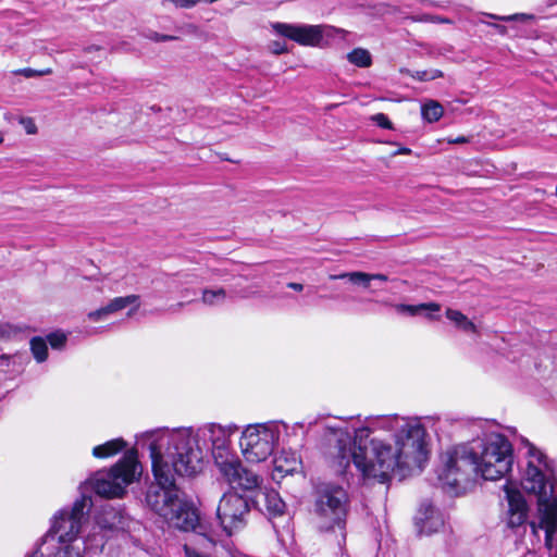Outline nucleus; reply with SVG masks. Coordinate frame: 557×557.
<instances>
[{"instance_id": "nucleus-1", "label": "nucleus", "mask_w": 557, "mask_h": 557, "mask_svg": "<svg viewBox=\"0 0 557 557\" xmlns=\"http://www.w3.org/2000/svg\"><path fill=\"white\" fill-rule=\"evenodd\" d=\"M235 425L208 423L196 432L190 428L156 429L143 433L138 442L150 453L153 482L150 483L146 503L169 525L182 531L197 532L199 515L175 483V476H191L202 468L211 453L216 468L234 458L231 436Z\"/></svg>"}, {"instance_id": "nucleus-2", "label": "nucleus", "mask_w": 557, "mask_h": 557, "mask_svg": "<svg viewBox=\"0 0 557 557\" xmlns=\"http://www.w3.org/2000/svg\"><path fill=\"white\" fill-rule=\"evenodd\" d=\"M325 429L336 438L338 466L346 469L352 462L364 481L387 483L395 473L406 476L421 471L428 460L425 429L419 418H368L364 426L354 430V442L346 421Z\"/></svg>"}, {"instance_id": "nucleus-3", "label": "nucleus", "mask_w": 557, "mask_h": 557, "mask_svg": "<svg viewBox=\"0 0 557 557\" xmlns=\"http://www.w3.org/2000/svg\"><path fill=\"white\" fill-rule=\"evenodd\" d=\"M91 505V499L83 495L71 507L55 512L50 529L33 554L39 557H83V548L102 547L103 536L91 539L89 535L86 541L79 539Z\"/></svg>"}, {"instance_id": "nucleus-4", "label": "nucleus", "mask_w": 557, "mask_h": 557, "mask_svg": "<svg viewBox=\"0 0 557 557\" xmlns=\"http://www.w3.org/2000/svg\"><path fill=\"white\" fill-rule=\"evenodd\" d=\"M527 448V468L522 486L528 493L537 496L539 509L550 507L547 518L556 521L557 512V478L546 461L545 455L529 441H523Z\"/></svg>"}, {"instance_id": "nucleus-5", "label": "nucleus", "mask_w": 557, "mask_h": 557, "mask_svg": "<svg viewBox=\"0 0 557 557\" xmlns=\"http://www.w3.org/2000/svg\"><path fill=\"white\" fill-rule=\"evenodd\" d=\"M476 474L484 480L503 479L513 462L512 446L506 436L492 433L471 443Z\"/></svg>"}, {"instance_id": "nucleus-6", "label": "nucleus", "mask_w": 557, "mask_h": 557, "mask_svg": "<svg viewBox=\"0 0 557 557\" xmlns=\"http://www.w3.org/2000/svg\"><path fill=\"white\" fill-rule=\"evenodd\" d=\"M348 510L349 496L345 488L332 483L317 487L313 513L320 531L345 529Z\"/></svg>"}, {"instance_id": "nucleus-7", "label": "nucleus", "mask_w": 557, "mask_h": 557, "mask_svg": "<svg viewBox=\"0 0 557 557\" xmlns=\"http://www.w3.org/2000/svg\"><path fill=\"white\" fill-rule=\"evenodd\" d=\"M438 480L449 493L459 495L466 490L473 474H476L472 445L461 444L446 450L442 457Z\"/></svg>"}, {"instance_id": "nucleus-8", "label": "nucleus", "mask_w": 557, "mask_h": 557, "mask_svg": "<svg viewBox=\"0 0 557 557\" xmlns=\"http://www.w3.org/2000/svg\"><path fill=\"white\" fill-rule=\"evenodd\" d=\"M138 468L137 455L129 450L110 470L98 471L90 480L91 486L101 497H121L139 473Z\"/></svg>"}, {"instance_id": "nucleus-9", "label": "nucleus", "mask_w": 557, "mask_h": 557, "mask_svg": "<svg viewBox=\"0 0 557 557\" xmlns=\"http://www.w3.org/2000/svg\"><path fill=\"white\" fill-rule=\"evenodd\" d=\"M280 435L281 425L275 421L247 425L239 441L246 461L258 463L267 460L277 446Z\"/></svg>"}, {"instance_id": "nucleus-10", "label": "nucleus", "mask_w": 557, "mask_h": 557, "mask_svg": "<svg viewBox=\"0 0 557 557\" xmlns=\"http://www.w3.org/2000/svg\"><path fill=\"white\" fill-rule=\"evenodd\" d=\"M273 30L300 46L323 47L330 44V40L338 35H344V29L331 25H310V24H287L273 23Z\"/></svg>"}, {"instance_id": "nucleus-11", "label": "nucleus", "mask_w": 557, "mask_h": 557, "mask_svg": "<svg viewBox=\"0 0 557 557\" xmlns=\"http://www.w3.org/2000/svg\"><path fill=\"white\" fill-rule=\"evenodd\" d=\"M250 507L248 500L237 493H225L218 505L216 517L227 535L243 529L248 520Z\"/></svg>"}, {"instance_id": "nucleus-12", "label": "nucleus", "mask_w": 557, "mask_h": 557, "mask_svg": "<svg viewBox=\"0 0 557 557\" xmlns=\"http://www.w3.org/2000/svg\"><path fill=\"white\" fill-rule=\"evenodd\" d=\"M226 467L219 468L220 474L232 487L251 491L259 487L261 479L255 472L243 468L239 459L235 456L226 462Z\"/></svg>"}, {"instance_id": "nucleus-13", "label": "nucleus", "mask_w": 557, "mask_h": 557, "mask_svg": "<svg viewBox=\"0 0 557 557\" xmlns=\"http://www.w3.org/2000/svg\"><path fill=\"white\" fill-rule=\"evenodd\" d=\"M504 492L508 502L507 525L510 529L522 528L524 533V523L528 518V505L522 494L509 484L504 485Z\"/></svg>"}, {"instance_id": "nucleus-14", "label": "nucleus", "mask_w": 557, "mask_h": 557, "mask_svg": "<svg viewBox=\"0 0 557 557\" xmlns=\"http://www.w3.org/2000/svg\"><path fill=\"white\" fill-rule=\"evenodd\" d=\"M129 517L120 508L104 507L97 517V525L102 531L117 532L129 527Z\"/></svg>"}, {"instance_id": "nucleus-15", "label": "nucleus", "mask_w": 557, "mask_h": 557, "mask_svg": "<svg viewBox=\"0 0 557 557\" xmlns=\"http://www.w3.org/2000/svg\"><path fill=\"white\" fill-rule=\"evenodd\" d=\"M417 524L421 532L430 534L443 525L441 513L431 505L423 504L420 508L419 516L416 518Z\"/></svg>"}, {"instance_id": "nucleus-16", "label": "nucleus", "mask_w": 557, "mask_h": 557, "mask_svg": "<svg viewBox=\"0 0 557 557\" xmlns=\"http://www.w3.org/2000/svg\"><path fill=\"white\" fill-rule=\"evenodd\" d=\"M393 308L396 310V312L409 317H414L425 312V317L429 320H438L440 317L435 313L441 311V305L437 302H426L419 305L396 304L393 305Z\"/></svg>"}, {"instance_id": "nucleus-17", "label": "nucleus", "mask_w": 557, "mask_h": 557, "mask_svg": "<svg viewBox=\"0 0 557 557\" xmlns=\"http://www.w3.org/2000/svg\"><path fill=\"white\" fill-rule=\"evenodd\" d=\"M125 446L126 443L122 438L111 440L104 444L95 446L92 449V455L96 458H108L123 450Z\"/></svg>"}, {"instance_id": "nucleus-18", "label": "nucleus", "mask_w": 557, "mask_h": 557, "mask_svg": "<svg viewBox=\"0 0 557 557\" xmlns=\"http://www.w3.org/2000/svg\"><path fill=\"white\" fill-rule=\"evenodd\" d=\"M446 318L455 324V326L463 332L467 333H476L478 327L475 324L468 319L466 314H463L459 310L455 309H447L446 310Z\"/></svg>"}, {"instance_id": "nucleus-19", "label": "nucleus", "mask_w": 557, "mask_h": 557, "mask_svg": "<svg viewBox=\"0 0 557 557\" xmlns=\"http://www.w3.org/2000/svg\"><path fill=\"white\" fill-rule=\"evenodd\" d=\"M298 461L296 458L290 460L283 458L282 456L274 459V469L272 471V479L278 481L286 474H292L297 469Z\"/></svg>"}, {"instance_id": "nucleus-20", "label": "nucleus", "mask_w": 557, "mask_h": 557, "mask_svg": "<svg viewBox=\"0 0 557 557\" xmlns=\"http://www.w3.org/2000/svg\"><path fill=\"white\" fill-rule=\"evenodd\" d=\"M138 296L137 295H128V296H125V297H115L114 299H112L107 306H104V310H106V313H108L109 315L114 313V312H117L124 308H126L127 306L129 305H136L133 310H131L128 312V315H132L137 309H138Z\"/></svg>"}, {"instance_id": "nucleus-21", "label": "nucleus", "mask_w": 557, "mask_h": 557, "mask_svg": "<svg viewBox=\"0 0 557 557\" xmlns=\"http://www.w3.org/2000/svg\"><path fill=\"white\" fill-rule=\"evenodd\" d=\"M421 114L429 123L437 122L444 114V108L440 102L429 100L422 104Z\"/></svg>"}, {"instance_id": "nucleus-22", "label": "nucleus", "mask_w": 557, "mask_h": 557, "mask_svg": "<svg viewBox=\"0 0 557 557\" xmlns=\"http://www.w3.org/2000/svg\"><path fill=\"white\" fill-rule=\"evenodd\" d=\"M264 504L269 513L278 516L284 512L285 504L275 491L263 493Z\"/></svg>"}, {"instance_id": "nucleus-23", "label": "nucleus", "mask_w": 557, "mask_h": 557, "mask_svg": "<svg viewBox=\"0 0 557 557\" xmlns=\"http://www.w3.org/2000/svg\"><path fill=\"white\" fill-rule=\"evenodd\" d=\"M347 60L358 67H369L372 64L370 52L363 48H356L347 54Z\"/></svg>"}, {"instance_id": "nucleus-24", "label": "nucleus", "mask_w": 557, "mask_h": 557, "mask_svg": "<svg viewBox=\"0 0 557 557\" xmlns=\"http://www.w3.org/2000/svg\"><path fill=\"white\" fill-rule=\"evenodd\" d=\"M226 292L223 288L205 289L202 292V301L208 306H218L225 301Z\"/></svg>"}, {"instance_id": "nucleus-25", "label": "nucleus", "mask_w": 557, "mask_h": 557, "mask_svg": "<svg viewBox=\"0 0 557 557\" xmlns=\"http://www.w3.org/2000/svg\"><path fill=\"white\" fill-rule=\"evenodd\" d=\"M30 349H32V352H33L35 359L38 362H42L47 359L48 347H47V343L42 338H40V337L33 338L30 341Z\"/></svg>"}, {"instance_id": "nucleus-26", "label": "nucleus", "mask_w": 557, "mask_h": 557, "mask_svg": "<svg viewBox=\"0 0 557 557\" xmlns=\"http://www.w3.org/2000/svg\"><path fill=\"white\" fill-rule=\"evenodd\" d=\"M349 282L368 287L370 284V273L359 271L349 272Z\"/></svg>"}, {"instance_id": "nucleus-27", "label": "nucleus", "mask_w": 557, "mask_h": 557, "mask_svg": "<svg viewBox=\"0 0 557 557\" xmlns=\"http://www.w3.org/2000/svg\"><path fill=\"white\" fill-rule=\"evenodd\" d=\"M47 339L52 348L60 349L66 343V335L62 332H55L48 335Z\"/></svg>"}, {"instance_id": "nucleus-28", "label": "nucleus", "mask_w": 557, "mask_h": 557, "mask_svg": "<svg viewBox=\"0 0 557 557\" xmlns=\"http://www.w3.org/2000/svg\"><path fill=\"white\" fill-rule=\"evenodd\" d=\"M52 73V70L51 69H44V70H34V69H30V67H26V69H21L18 71H16V74L18 75H22L26 78H30V77H35V76H44V75H49Z\"/></svg>"}, {"instance_id": "nucleus-29", "label": "nucleus", "mask_w": 557, "mask_h": 557, "mask_svg": "<svg viewBox=\"0 0 557 557\" xmlns=\"http://www.w3.org/2000/svg\"><path fill=\"white\" fill-rule=\"evenodd\" d=\"M372 121L380 127L385 129H392L393 125L389 119L384 113H376L372 116Z\"/></svg>"}, {"instance_id": "nucleus-30", "label": "nucleus", "mask_w": 557, "mask_h": 557, "mask_svg": "<svg viewBox=\"0 0 557 557\" xmlns=\"http://www.w3.org/2000/svg\"><path fill=\"white\" fill-rule=\"evenodd\" d=\"M20 124L24 127L26 134L34 135L37 133V126L32 117H22Z\"/></svg>"}, {"instance_id": "nucleus-31", "label": "nucleus", "mask_w": 557, "mask_h": 557, "mask_svg": "<svg viewBox=\"0 0 557 557\" xmlns=\"http://www.w3.org/2000/svg\"><path fill=\"white\" fill-rule=\"evenodd\" d=\"M88 319L90 321H94V322H98V321H103L106 320L109 314L106 313V310L103 307H101L100 309H97L95 311H90L88 314H87Z\"/></svg>"}, {"instance_id": "nucleus-32", "label": "nucleus", "mask_w": 557, "mask_h": 557, "mask_svg": "<svg viewBox=\"0 0 557 557\" xmlns=\"http://www.w3.org/2000/svg\"><path fill=\"white\" fill-rule=\"evenodd\" d=\"M269 48H270L271 52H273L274 54H282V53L287 52L286 44L281 42V41L271 42L269 45Z\"/></svg>"}, {"instance_id": "nucleus-33", "label": "nucleus", "mask_w": 557, "mask_h": 557, "mask_svg": "<svg viewBox=\"0 0 557 557\" xmlns=\"http://www.w3.org/2000/svg\"><path fill=\"white\" fill-rule=\"evenodd\" d=\"M150 39L154 40V41H166V40H173L175 39V37L173 36H169V35H160L158 33H152L150 36H149Z\"/></svg>"}, {"instance_id": "nucleus-34", "label": "nucleus", "mask_w": 557, "mask_h": 557, "mask_svg": "<svg viewBox=\"0 0 557 557\" xmlns=\"http://www.w3.org/2000/svg\"><path fill=\"white\" fill-rule=\"evenodd\" d=\"M429 71H418L414 75V77L419 81H422V82H426V81H430V77H429Z\"/></svg>"}, {"instance_id": "nucleus-35", "label": "nucleus", "mask_w": 557, "mask_h": 557, "mask_svg": "<svg viewBox=\"0 0 557 557\" xmlns=\"http://www.w3.org/2000/svg\"><path fill=\"white\" fill-rule=\"evenodd\" d=\"M330 280H348L349 281V272L341 273V274H331L329 276Z\"/></svg>"}, {"instance_id": "nucleus-36", "label": "nucleus", "mask_w": 557, "mask_h": 557, "mask_svg": "<svg viewBox=\"0 0 557 557\" xmlns=\"http://www.w3.org/2000/svg\"><path fill=\"white\" fill-rule=\"evenodd\" d=\"M429 74H430L429 75L430 81H433L435 78H438V77L443 76V73L440 70H431V71H429Z\"/></svg>"}, {"instance_id": "nucleus-37", "label": "nucleus", "mask_w": 557, "mask_h": 557, "mask_svg": "<svg viewBox=\"0 0 557 557\" xmlns=\"http://www.w3.org/2000/svg\"><path fill=\"white\" fill-rule=\"evenodd\" d=\"M372 280H377V281L385 282V281H387V276L385 274H381V273L370 274V282Z\"/></svg>"}, {"instance_id": "nucleus-38", "label": "nucleus", "mask_w": 557, "mask_h": 557, "mask_svg": "<svg viewBox=\"0 0 557 557\" xmlns=\"http://www.w3.org/2000/svg\"><path fill=\"white\" fill-rule=\"evenodd\" d=\"M449 143L450 144H463V143H468V138L465 136H459L454 139H449Z\"/></svg>"}, {"instance_id": "nucleus-39", "label": "nucleus", "mask_w": 557, "mask_h": 557, "mask_svg": "<svg viewBox=\"0 0 557 557\" xmlns=\"http://www.w3.org/2000/svg\"><path fill=\"white\" fill-rule=\"evenodd\" d=\"M287 286L297 292H300L304 288V286L299 283H288Z\"/></svg>"}, {"instance_id": "nucleus-40", "label": "nucleus", "mask_w": 557, "mask_h": 557, "mask_svg": "<svg viewBox=\"0 0 557 557\" xmlns=\"http://www.w3.org/2000/svg\"><path fill=\"white\" fill-rule=\"evenodd\" d=\"M411 153V149L409 148H406V147H401L399 148L395 154H410Z\"/></svg>"}, {"instance_id": "nucleus-41", "label": "nucleus", "mask_w": 557, "mask_h": 557, "mask_svg": "<svg viewBox=\"0 0 557 557\" xmlns=\"http://www.w3.org/2000/svg\"><path fill=\"white\" fill-rule=\"evenodd\" d=\"M530 525H531L533 534L536 535L537 534V525L534 522H532Z\"/></svg>"}, {"instance_id": "nucleus-42", "label": "nucleus", "mask_w": 557, "mask_h": 557, "mask_svg": "<svg viewBox=\"0 0 557 557\" xmlns=\"http://www.w3.org/2000/svg\"><path fill=\"white\" fill-rule=\"evenodd\" d=\"M495 27H496L497 29H499V32H502V33L505 30V27H504V26L495 25Z\"/></svg>"}, {"instance_id": "nucleus-43", "label": "nucleus", "mask_w": 557, "mask_h": 557, "mask_svg": "<svg viewBox=\"0 0 557 557\" xmlns=\"http://www.w3.org/2000/svg\"><path fill=\"white\" fill-rule=\"evenodd\" d=\"M4 140L3 134L0 132V144H2Z\"/></svg>"}, {"instance_id": "nucleus-44", "label": "nucleus", "mask_w": 557, "mask_h": 557, "mask_svg": "<svg viewBox=\"0 0 557 557\" xmlns=\"http://www.w3.org/2000/svg\"><path fill=\"white\" fill-rule=\"evenodd\" d=\"M197 537L199 539V541H205L206 540L203 536H200V535H198Z\"/></svg>"}, {"instance_id": "nucleus-45", "label": "nucleus", "mask_w": 557, "mask_h": 557, "mask_svg": "<svg viewBox=\"0 0 557 557\" xmlns=\"http://www.w3.org/2000/svg\"><path fill=\"white\" fill-rule=\"evenodd\" d=\"M512 16L503 17V20H512Z\"/></svg>"}, {"instance_id": "nucleus-46", "label": "nucleus", "mask_w": 557, "mask_h": 557, "mask_svg": "<svg viewBox=\"0 0 557 557\" xmlns=\"http://www.w3.org/2000/svg\"><path fill=\"white\" fill-rule=\"evenodd\" d=\"M1 358H2L3 360H8V359H9V357H8V356H2Z\"/></svg>"}, {"instance_id": "nucleus-47", "label": "nucleus", "mask_w": 557, "mask_h": 557, "mask_svg": "<svg viewBox=\"0 0 557 557\" xmlns=\"http://www.w3.org/2000/svg\"><path fill=\"white\" fill-rule=\"evenodd\" d=\"M28 557H39V556H36V554H32V555H30V556H28Z\"/></svg>"}]
</instances>
